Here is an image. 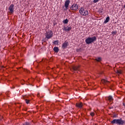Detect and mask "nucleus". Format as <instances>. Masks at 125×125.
<instances>
[{"instance_id":"obj_28","label":"nucleus","mask_w":125,"mask_h":125,"mask_svg":"<svg viewBox=\"0 0 125 125\" xmlns=\"http://www.w3.org/2000/svg\"><path fill=\"white\" fill-rule=\"evenodd\" d=\"M22 84L23 85V84H24L22 83Z\"/></svg>"},{"instance_id":"obj_7","label":"nucleus","mask_w":125,"mask_h":125,"mask_svg":"<svg viewBox=\"0 0 125 125\" xmlns=\"http://www.w3.org/2000/svg\"><path fill=\"white\" fill-rule=\"evenodd\" d=\"M9 10L10 13L11 14H13V13H14V5L13 4H12L10 5L9 7Z\"/></svg>"},{"instance_id":"obj_9","label":"nucleus","mask_w":125,"mask_h":125,"mask_svg":"<svg viewBox=\"0 0 125 125\" xmlns=\"http://www.w3.org/2000/svg\"><path fill=\"white\" fill-rule=\"evenodd\" d=\"M70 2L71 1L70 0H66L64 2V6L65 7L66 10L68 9V7H69V5L70 4Z\"/></svg>"},{"instance_id":"obj_23","label":"nucleus","mask_w":125,"mask_h":125,"mask_svg":"<svg viewBox=\"0 0 125 125\" xmlns=\"http://www.w3.org/2000/svg\"><path fill=\"white\" fill-rule=\"evenodd\" d=\"M23 125H30V123L26 122L23 124Z\"/></svg>"},{"instance_id":"obj_15","label":"nucleus","mask_w":125,"mask_h":125,"mask_svg":"<svg viewBox=\"0 0 125 125\" xmlns=\"http://www.w3.org/2000/svg\"><path fill=\"white\" fill-rule=\"evenodd\" d=\"M68 22L69 20H68L67 19L63 21V24H68Z\"/></svg>"},{"instance_id":"obj_6","label":"nucleus","mask_w":125,"mask_h":125,"mask_svg":"<svg viewBox=\"0 0 125 125\" xmlns=\"http://www.w3.org/2000/svg\"><path fill=\"white\" fill-rule=\"evenodd\" d=\"M63 31H65V32H70L71 30H72V27L69 26V25L63 26L62 27Z\"/></svg>"},{"instance_id":"obj_4","label":"nucleus","mask_w":125,"mask_h":125,"mask_svg":"<svg viewBox=\"0 0 125 125\" xmlns=\"http://www.w3.org/2000/svg\"><path fill=\"white\" fill-rule=\"evenodd\" d=\"M79 13H80V15H82V16H86V15H88V11L81 7L79 9Z\"/></svg>"},{"instance_id":"obj_14","label":"nucleus","mask_w":125,"mask_h":125,"mask_svg":"<svg viewBox=\"0 0 125 125\" xmlns=\"http://www.w3.org/2000/svg\"><path fill=\"white\" fill-rule=\"evenodd\" d=\"M109 21H110V17H107L104 21V24H106V23H108V22H109Z\"/></svg>"},{"instance_id":"obj_12","label":"nucleus","mask_w":125,"mask_h":125,"mask_svg":"<svg viewBox=\"0 0 125 125\" xmlns=\"http://www.w3.org/2000/svg\"><path fill=\"white\" fill-rule=\"evenodd\" d=\"M76 107L78 108H82L83 107V103H78L76 104Z\"/></svg>"},{"instance_id":"obj_13","label":"nucleus","mask_w":125,"mask_h":125,"mask_svg":"<svg viewBox=\"0 0 125 125\" xmlns=\"http://www.w3.org/2000/svg\"><path fill=\"white\" fill-rule=\"evenodd\" d=\"M53 50L54 51H55V52H59V48H58V47H54L53 48Z\"/></svg>"},{"instance_id":"obj_11","label":"nucleus","mask_w":125,"mask_h":125,"mask_svg":"<svg viewBox=\"0 0 125 125\" xmlns=\"http://www.w3.org/2000/svg\"><path fill=\"white\" fill-rule=\"evenodd\" d=\"M106 100H108V101H110L111 102L114 100V98H113V96H109L106 97Z\"/></svg>"},{"instance_id":"obj_21","label":"nucleus","mask_w":125,"mask_h":125,"mask_svg":"<svg viewBox=\"0 0 125 125\" xmlns=\"http://www.w3.org/2000/svg\"><path fill=\"white\" fill-rule=\"evenodd\" d=\"M25 100L26 104H29V103H30V100L25 99Z\"/></svg>"},{"instance_id":"obj_19","label":"nucleus","mask_w":125,"mask_h":125,"mask_svg":"<svg viewBox=\"0 0 125 125\" xmlns=\"http://www.w3.org/2000/svg\"><path fill=\"white\" fill-rule=\"evenodd\" d=\"M79 66H74L73 67V69L74 70V71H77V70H79Z\"/></svg>"},{"instance_id":"obj_25","label":"nucleus","mask_w":125,"mask_h":125,"mask_svg":"<svg viewBox=\"0 0 125 125\" xmlns=\"http://www.w3.org/2000/svg\"><path fill=\"white\" fill-rule=\"evenodd\" d=\"M117 117V115H115L113 116V118H116Z\"/></svg>"},{"instance_id":"obj_17","label":"nucleus","mask_w":125,"mask_h":125,"mask_svg":"<svg viewBox=\"0 0 125 125\" xmlns=\"http://www.w3.org/2000/svg\"><path fill=\"white\" fill-rule=\"evenodd\" d=\"M59 41L58 40L55 41L53 42V44H55V45H58Z\"/></svg>"},{"instance_id":"obj_1","label":"nucleus","mask_w":125,"mask_h":125,"mask_svg":"<svg viewBox=\"0 0 125 125\" xmlns=\"http://www.w3.org/2000/svg\"><path fill=\"white\" fill-rule=\"evenodd\" d=\"M111 123L114 125L116 124V125H125V121L123 120L121 118L120 119H114L111 122Z\"/></svg>"},{"instance_id":"obj_26","label":"nucleus","mask_w":125,"mask_h":125,"mask_svg":"<svg viewBox=\"0 0 125 125\" xmlns=\"http://www.w3.org/2000/svg\"><path fill=\"white\" fill-rule=\"evenodd\" d=\"M39 95H40V94H38L37 95V96H39Z\"/></svg>"},{"instance_id":"obj_3","label":"nucleus","mask_w":125,"mask_h":125,"mask_svg":"<svg viewBox=\"0 0 125 125\" xmlns=\"http://www.w3.org/2000/svg\"><path fill=\"white\" fill-rule=\"evenodd\" d=\"M45 39L46 40H50L53 37V31L52 30H48L45 33Z\"/></svg>"},{"instance_id":"obj_10","label":"nucleus","mask_w":125,"mask_h":125,"mask_svg":"<svg viewBox=\"0 0 125 125\" xmlns=\"http://www.w3.org/2000/svg\"><path fill=\"white\" fill-rule=\"evenodd\" d=\"M68 45V42H63V43L62 44V48L63 49H65V48H67Z\"/></svg>"},{"instance_id":"obj_5","label":"nucleus","mask_w":125,"mask_h":125,"mask_svg":"<svg viewBox=\"0 0 125 125\" xmlns=\"http://www.w3.org/2000/svg\"><path fill=\"white\" fill-rule=\"evenodd\" d=\"M79 9V6L78 4L76 3H74L72 5V6L70 7V10H73L74 11H77Z\"/></svg>"},{"instance_id":"obj_24","label":"nucleus","mask_w":125,"mask_h":125,"mask_svg":"<svg viewBox=\"0 0 125 125\" xmlns=\"http://www.w3.org/2000/svg\"><path fill=\"white\" fill-rule=\"evenodd\" d=\"M90 115L92 116V117H93V116H94V113H93V112H91V113H90Z\"/></svg>"},{"instance_id":"obj_2","label":"nucleus","mask_w":125,"mask_h":125,"mask_svg":"<svg viewBox=\"0 0 125 125\" xmlns=\"http://www.w3.org/2000/svg\"><path fill=\"white\" fill-rule=\"evenodd\" d=\"M97 40L96 37L94 36L93 37H88L85 39V42L86 44H90L92 42H94Z\"/></svg>"},{"instance_id":"obj_20","label":"nucleus","mask_w":125,"mask_h":125,"mask_svg":"<svg viewBox=\"0 0 125 125\" xmlns=\"http://www.w3.org/2000/svg\"><path fill=\"white\" fill-rule=\"evenodd\" d=\"M102 58L101 57H99L97 59H96V61H97L98 62H99L100 61H101Z\"/></svg>"},{"instance_id":"obj_18","label":"nucleus","mask_w":125,"mask_h":125,"mask_svg":"<svg viewBox=\"0 0 125 125\" xmlns=\"http://www.w3.org/2000/svg\"><path fill=\"white\" fill-rule=\"evenodd\" d=\"M111 35H112V36H115V35H117V31H113L111 32Z\"/></svg>"},{"instance_id":"obj_22","label":"nucleus","mask_w":125,"mask_h":125,"mask_svg":"<svg viewBox=\"0 0 125 125\" xmlns=\"http://www.w3.org/2000/svg\"><path fill=\"white\" fill-rule=\"evenodd\" d=\"M100 0H94L93 2L94 3H96V2H98Z\"/></svg>"},{"instance_id":"obj_27","label":"nucleus","mask_w":125,"mask_h":125,"mask_svg":"<svg viewBox=\"0 0 125 125\" xmlns=\"http://www.w3.org/2000/svg\"><path fill=\"white\" fill-rule=\"evenodd\" d=\"M27 73H29V71L28 70H27Z\"/></svg>"},{"instance_id":"obj_16","label":"nucleus","mask_w":125,"mask_h":125,"mask_svg":"<svg viewBox=\"0 0 125 125\" xmlns=\"http://www.w3.org/2000/svg\"><path fill=\"white\" fill-rule=\"evenodd\" d=\"M115 73H116V74H118L119 75H121V74H122V70H117L115 71Z\"/></svg>"},{"instance_id":"obj_8","label":"nucleus","mask_w":125,"mask_h":125,"mask_svg":"<svg viewBox=\"0 0 125 125\" xmlns=\"http://www.w3.org/2000/svg\"><path fill=\"white\" fill-rule=\"evenodd\" d=\"M102 83H104V84L107 85V86H112V85L110 84V82L105 79L102 80Z\"/></svg>"}]
</instances>
